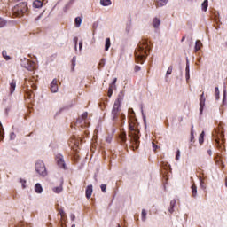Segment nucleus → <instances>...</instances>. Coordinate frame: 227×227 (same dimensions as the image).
<instances>
[{
	"label": "nucleus",
	"instance_id": "obj_32",
	"mask_svg": "<svg viewBox=\"0 0 227 227\" xmlns=\"http://www.w3.org/2000/svg\"><path fill=\"white\" fill-rule=\"evenodd\" d=\"M76 61H77V59H76L75 57H73V59H72V67H73L72 70H73V71H74V68H75V63H76Z\"/></svg>",
	"mask_w": 227,
	"mask_h": 227
},
{
	"label": "nucleus",
	"instance_id": "obj_24",
	"mask_svg": "<svg viewBox=\"0 0 227 227\" xmlns=\"http://www.w3.org/2000/svg\"><path fill=\"white\" fill-rule=\"evenodd\" d=\"M105 65H106V59H101L98 66V70H100V68H104Z\"/></svg>",
	"mask_w": 227,
	"mask_h": 227
},
{
	"label": "nucleus",
	"instance_id": "obj_14",
	"mask_svg": "<svg viewBox=\"0 0 227 227\" xmlns=\"http://www.w3.org/2000/svg\"><path fill=\"white\" fill-rule=\"evenodd\" d=\"M153 27H155V29L159 28V27L160 26V20L159 18H154L153 20Z\"/></svg>",
	"mask_w": 227,
	"mask_h": 227
},
{
	"label": "nucleus",
	"instance_id": "obj_55",
	"mask_svg": "<svg viewBox=\"0 0 227 227\" xmlns=\"http://www.w3.org/2000/svg\"><path fill=\"white\" fill-rule=\"evenodd\" d=\"M71 227H75V225H72Z\"/></svg>",
	"mask_w": 227,
	"mask_h": 227
},
{
	"label": "nucleus",
	"instance_id": "obj_22",
	"mask_svg": "<svg viewBox=\"0 0 227 227\" xmlns=\"http://www.w3.org/2000/svg\"><path fill=\"white\" fill-rule=\"evenodd\" d=\"M100 4L102 6H110L111 0H100Z\"/></svg>",
	"mask_w": 227,
	"mask_h": 227
},
{
	"label": "nucleus",
	"instance_id": "obj_16",
	"mask_svg": "<svg viewBox=\"0 0 227 227\" xmlns=\"http://www.w3.org/2000/svg\"><path fill=\"white\" fill-rule=\"evenodd\" d=\"M192 195L193 196V198H196V196H198V187L195 184L192 185Z\"/></svg>",
	"mask_w": 227,
	"mask_h": 227
},
{
	"label": "nucleus",
	"instance_id": "obj_21",
	"mask_svg": "<svg viewBox=\"0 0 227 227\" xmlns=\"http://www.w3.org/2000/svg\"><path fill=\"white\" fill-rule=\"evenodd\" d=\"M110 47H111V38H106V43H105V51H109Z\"/></svg>",
	"mask_w": 227,
	"mask_h": 227
},
{
	"label": "nucleus",
	"instance_id": "obj_47",
	"mask_svg": "<svg viewBox=\"0 0 227 227\" xmlns=\"http://www.w3.org/2000/svg\"><path fill=\"white\" fill-rule=\"evenodd\" d=\"M11 139H15V133H11Z\"/></svg>",
	"mask_w": 227,
	"mask_h": 227
},
{
	"label": "nucleus",
	"instance_id": "obj_7",
	"mask_svg": "<svg viewBox=\"0 0 227 227\" xmlns=\"http://www.w3.org/2000/svg\"><path fill=\"white\" fill-rule=\"evenodd\" d=\"M56 160H57V164H58V166H59V168H62V169H67V166L65 165V160L63 159V155L58 154L56 156Z\"/></svg>",
	"mask_w": 227,
	"mask_h": 227
},
{
	"label": "nucleus",
	"instance_id": "obj_17",
	"mask_svg": "<svg viewBox=\"0 0 227 227\" xmlns=\"http://www.w3.org/2000/svg\"><path fill=\"white\" fill-rule=\"evenodd\" d=\"M33 6L34 8H42V6H43V3L40 0H35L33 3Z\"/></svg>",
	"mask_w": 227,
	"mask_h": 227
},
{
	"label": "nucleus",
	"instance_id": "obj_40",
	"mask_svg": "<svg viewBox=\"0 0 227 227\" xmlns=\"http://www.w3.org/2000/svg\"><path fill=\"white\" fill-rule=\"evenodd\" d=\"M34 69H35V63L30 62V68H28V70H34Z\"/></svg>",
	"mask_w": 227,
	"mask_h": 227
},
{
	"label": "nucleus",
	"instance_id": "obj_18",
	"mask_svg": "<svg viewBox=\"0 0 227 227\" xmlns=\"http://www.w3.org/2000/svg\"><path fill=\"white\" fill-rule=\"evenodd\" d=\"M201 47H203V43H201V41H196L195 52H198V51H200L201 49Z\"/></svg>",
	"mask_w": 227,
	"mask_h": 227
},
{
	"label": "nucleus",
	"instance_id": "obj_13",
	"mask_svg": "<svg viewBox=\"0 0 227 227\" xmlns=\"http://www.w3.org/2000/svg\"><path fill=\"white\" fill-rule=\"evenodd\" d=\"M168 1L169 0H154V3H156L157 8H159L160 6H166Z\"/></svg>",
	"mask_w": 227,
	"mask_h": 227
},
{
	"label": "nucleus",
	"instance_id": "obj_39",
	"mask_svg": "<svg viewBox=\"0 0 227 227\" xmlns=\"http://www.w3.org/2000/svg\"><path fill=\"white\" fill-rule=\"evenodd\" d=\"M180 159V151L178 150L176 154V160H178Z\"/></svg>",
	"mask_w": 227,
	"mask_h": 227
},
{
	"label": "nucleus",
	"instance_id": "obj_11",
	"mask_svg": "<svg viewBox=\"0 0 227 227\" xmlns=\"http://www.w3.org/2000/svg\"><path fill=\"white\" fill-rule=\"evenodd\" d=\"M15 88H17V81L15 79H12L10 83L9 91L10 95H13L15 91Z\"/></svg>",
	"mask_w": 227,
	"mask_h": 227
},
{
	"label": "nucleus",
	"instance_id": "obj_34",
	"mask_svg": "<svg viewBox=\"0 0 227 227\" xmlns=\"http://www.w3.org/2000/svg\"><path fill=\"white\" fill-rule=\"evenodd\" d=\"M171 74H173V66H169L167 70V75H171Z\"/></svg>",
	"mask_w": 227,
	"mask_h": 227
},
{
	"label": "nucleus",
	"instance_id": "obj_6",
	"mask_svg": "<svg viewBox=\"0 0 227 227\" xmlns=\"http://www.w3.org/2000/svg\"><path fill=\"white\" fill-rule=\"evenodd\" d=\"M87 119H88V112H84L82 114V116L77 119L75 126L82 127V129H84V127H87V125H86Z\"/></svg>",
	"mask_w": 227,
	"mask_h": 227
},
{
	"label": "nucleus",
	"instance_id": "obj_26",
	"mask_svg": "<svg viewBox=\"0 0 227 227\" xmlns=\"http://www.w3.org/2000/svg\"><path fill=\"white\" fill-rule=\"evenodd\" d=\"M204 139H205V131H202L199 137L200 145H203Z\"/></svg>",
	"mask_w": 227,
	"mask_h": 227
},
{
	"label": "nucleus",
	"instance_id": "obj_27",
	"mask_svg": "<svg viewBox=\"0 0 227 227\" xmlns=\"http://www.w3.org/2000/svg\"><path fill=\"white\" fill-rule=\"evenodd\" d=\"M207 8H208V0H205L202 3V11L203 12H207Z\"/></svg>",
	"mask_w": 227,
	"mask_h": 227
},
{
	"label": "nucleus",
	"instance_id": "obj_4",
	"mask_svg": "<svg viewBox=\"0 0 227 227\" xmlns=\"http://www.w3.org/2000/svg\"><path fill=\"white\" fill-rule=\"evenodd\" d=\"M29 11V7H27V2H20L16 6L12 8V13L16 17H22Z\"/></svg>",
	"mask_w": 227,
	"mask_h": 227
},
{
	"label": "nucleus",
	"instance_id": "obj_31",
	"mask_svg": "<svg viewBox=\"0 0 227 227\" xmlns=\"http://www.w3.org/2000/svg\"><path fill=\"white\" fill-rule=\"evenodd\" d=\"M0 137L2 139L4 137V129H3V125L0 123Z\"/></svg>",
	"mask_w": 227,
	"mask_h": 227
},
{
	"label": "nucleus",
	"instance_id": "obj_29",
	"mask_svg": "<svg viewBox=\"0 0 227 227\" xmlns=\"http://www.w3.org/2000/svg\"><path fill=\"white\" fill-rule=\"evenodd\" d=\"M215 100H219V87L215 88Z\"/></svg>",
	"mask_w": 227,
	"mask_h": 227
},
{
	"label": "nucleus",
	"instance_id": "obj_3",
	"mask_svg": "<svg viewBox=\"0 0 227 227\" xmlns=\"http://www.w3.org/2000/svg\"><path fill=\"white\" fill-rule=\"evenodd\" d=\"M122 101H123V97L119 95L112 108L111 115L113 120H114V121H117L118 118H121V121L124 123L126 117H125V114L121 113Z\"/></svg>",
	"mask_w": 227,
	"mask_h": 227
},
{
	"label": "nucleus",
	"instance_id": "obj_19",
	"mask_svg": "<svg viewBox=\"0 0 227 227\" xmlns=\"http://www.w3.org/2000/svg\"><path fill=\"white\" fill-rule=\"evenodd\" d=\"M82 23V19L81 17H76L74 20V24L76 27H81V24Z\"/></svg>",
	"mask_w": 227,
	"mask_h": 227
},
{
	"label": "nucleus",
	"instance_id": "obj_10",
	"mask_svg": "<svg viewBox=\"0 0 227 227\" xmlns=\"http://www.w3.org/2000/svg\"><path fill=\"white\" fill-rule=\"evenodd\" d=\"M220 141H222V143H224V141H225V139H224V131H223V130L218 132L217 138L215 139L216 145H219Z\"/></svg>",
	"mask_w": 227,
	"mask_h": 227
},
{
	"label": "nucleus",
	"instance_id": "obj_41",
	"mask_svg": "<svg viewBox=\"0 0 227 227\" xmlns=\"http://www.w3.org/2000/svg\"><path fill=\"white\" fill-rule=\"evenodd\" d=\"M134 70H135V72H139V70H141V67H139V66H135Z\"/></svg>",
	"mask_w": 227,
	"mask_h": 227
},
{
	"label": "nucleus",
	"instance_id": "obj_37",
	"mask_svg": "<svg viewBox=\"0 0 227 227\" xmlns=\"http://www.w3.org/2000/svg\"><path fill=\"white\" fill-rule=\"evenodd\" d=\"M100 189L102 192H106V189H107V184H101Z\"/></svg>",
	"mask_w": 227,
	"mask_h": 227
},
{
	"label": "nucleus",
	"instance_id": "obj_30",
	"mask_svg": "<svg viewBox=\"0 0 227 227\" xmlns=\"http://www.w3.org/2000/svg\"><path fill=\"white\" fill-rule=\"evenodd\" d=\"M146 215H147L146 210L143 209L142 210V221L144 223H145V221H146Z\"/></svg>",
	"mask_w": 227,
	"mask_h": 227
},
{
	"label": "nucleus",
	"instance_id": "obj_25",
	"mask_svg": "<svg viewBox=\"0 0 227 227\" xmlns=\"http://www.w3.org/2000/svg\"><path fill=\"white\" fill-rule=\"evenodd\" d=\"M53 192H56V194H59L63 191V186H57L52 189Z\"/></svg>",
	"mask_w": 227,
	"mask_h": 227
},
{
	"label": "nucleus",
	"instance_id": "obj_8",
	"mask_svg": "<svg viewBox=\"0 0 227 227\" xmlns=\"http://www.w3.org/2000/svg\"><path fill=\"white\" fill-rule=\"evenodd\" d=\"M205 102H206L205 92H202V94L200 95V114H203V109L205 108Z\"/></svg>",
	"mask_w": 227,
	"mask_h": 227
},
{
	"label": "nucleus",
	"instance_id": "obj_54",
	"mask_svg": "<svg viewBox=\"0 0 227 227\" xmlns=\"http://www.w3.org/2000/svg\"><path fill=\"white\" fill-rule=\"evenodd\" d=\"M118 227H121L120 224H118Z\"/></svg>",
	"mask_w": 227,
	"mask_h": 227
},
{
	"label": "nucleus",
	"instance_id": "obj_49",
	"mask_svg": "<svg viewBox=\"0 0 227 227\" xmlns=\"http://www.w3.org/2000/svg\"><path fill=\"white\" fill-rule=\"evenodd\" d=\"M207 153H208V155H212V150L209 149V150L207 151Z\"/></svg>",
	"mask_w": 227,
	"mask_h": 227
},
{
	"label": "nucleus",
	"instance_id": "obj_28",
	"mask_svg": "<svg viewBox=\"0 0 227 227\" xmlns=\"http://www.w3.org/2000/svg\"><path fill=\"white\" fill-rule=\"evenodd\" d=\"M120 137H121V141H122V143H125V142L127 141V133L122 132V133L120 135Z\"/></svg>",
	"mask_w": 227,
	"mask_h": 227
},
{
	"label": "nucleus",
	"instance_id": "obj_50",
	"mask_svg": "<svg viewBox=\"0 0 227 227\" xmlns=\"http://www.w3.org/2000/svg\"><path fill=\"white\" fill-rule=\"evenodd\" d=\"M186 74H189V67L186 66Z\"/></svg>",
	"mask_w": 227,
	"mask_h": 227
},
{
	"label": "nucleus",
	"instance_id": "obj_2",
	"mask_svg": "<svg viewBox=\"0 0 227 227\" xmlns=\"http://www.w3.org/2000/svg\"><path fill=\"white\" fill-rule=\"evenodd\" d=\"M148 51H150L148 41L142 40L135 50V58L137 63H145L146 56H148Z\"/></svg>",
	"mask_w": 227,
	"mask_h": 227
},
{
	"label": "nucleus",
	"instance_id": "obj_42",
	"mask_svg": "<svg viewBox=\"0 0 227 227\" xmlns=\"http://www.w3.org/2000/svg\"><path fill=\"white\" fill-rule=\"evenodd\" d=\"M157 148H158L157 145H155V143L153 142V150L155 152Z\"/></svg>",
	"mask_w": 227,
	"mask_h": 227
},
{
	"label": "nucleus",
	"instance_id": "obj_5",
	"mask_svg": "<svg viewBox=\"0 0 227 227\" xmlns=\"http://www.w3.org/2000/svg\"><path fill=\"white\" fill-rule=\"evenodd\" d=\"M35 171L41 175V176H47V168H45V163L42 160H38L35 163Z\"/></svg>",
	"mask_w": 227,
	"mask_h": 227
},
{
	"label": "nucleus",
	"instance_id": "obj_44",
	"mask_svg": "<svg viewBox=\"0 0 227 227\" xmlns=\"http://www.w3.org/2000/svg\"><path fill=\"white\" fill-rule=\"evenodd\" d=\"M225 100H226V91L223 92V104H224Z\"/></svg>",
	"mask_w": 227,
	"mask_h": 227
},
{
	"label": "nucleus",
	"instance_id": "obj_43",
	"mask_svg": "<svg viewBox=\"0 0 227 227\" xmlns=\"http://www.w3.org/2000/svg\"><path fill=\"white\" fill-rule=\"evenodd\" d=\"M5 24L4 21H0V27H4Z\"/></svg>",
	"mask_w": 227,
	"mask_h": 227
},
{
	"label": "nucleus",
	"instance_id": "obj_53",
	"mask_svg": "<svg viewBox=\"0 0 227 227\" xmlns=\"http://www.w3.org/2000/svg\"><path fill=\"white\" fill-rule=\"evenodd\" d=\"M106 141H107L108 143H111V140H110V139H106Z\"/></svg>",
	"mask_w": 227,
	"mask_h": 227
},
{
	"label": "nucleus",
	"instance_id": "obj_9",
	"mask_svg": "<svg viewBox=\"0 0 227 227\" xmlns=\"http://www.w3.org/2000/svg\"><path fill=\"white\" fill-rule=\"evenodd\" d=\"M50 90L51 93H58V80L53 79V81L51 83Z\"/></svg>",
	"mask_w": 227,
	"mask_h": 227
},
{
	"label": "nucleus",
	"instance_id": "obj_46",
	"mask_svg": "<svg viewBox=\"0 0 227 227\" xmlns=\"http://www.w3.org/2000/svg\"><path fill=\"white\" fill-rule=\"evenodd\" d=\"M59 214H60L61 217H65V212L63 210H60Z\"/></svg>",
	"mask_w": 227,
	"mask_h": 227
},
{
	"label": "nucleus",
	"instance_id": "obj_52",
	"mask_svg": "<svg viewBox=\"0 0 227 227\" xmlns=\"http://www.w3.org/2000/svg\"><path fill=\"white\" fill-rule=\"evenodd\" d=\"M116 81H117V79L114 78V80L113 81V84H116Z\"/></svg>",
	"mask_w": 227,
	"mask_h": 227
},
{
	"label": "nucleus",
	"instance_id": "obj_12",
	"mask_svg": "<svg viewBox=\"0 0 227 227\" xmlns=\"http://www.w3.org/2000/svg\"><path fill=\"white\" fill-rule=\"evenodd\" d=\"M91 194H93V185L90 184L87 186L85 191V196L87 200H90V198H91Z\"/></svg>",
	"mask_w": 227,
	"mask_h": 227
},
{
	"label": "nucleus",
	"instance_id": "obj_45",
	"mask_svg": "<svg viewBox=\"0 0 227 227\" xmlns=\"http://www.w3.org/2000/svg\"><path fill=\"white\" fill-rule=\"evenodd\" d=\"M200 186L202 187V189H205V182L200 181Z\"/></svg>",
	"mask_w": 227,
	"mask_h": 227
},
{
	"label": "nucleus",
	"instance_id": "obj_1",
	"mask_svg": "<svg viewBox=\"0 0 227 227\" xmlns=\"http://www.w3.org/2000/svg\"><path fill=\"white\" fill-rule=\"evenodd\" d=\"M129 137L130 138V143L133 146V148H139V124L136 122V121H129Z\"/></svg>",
	"mask_w": 227,
	"mask_h": 227
},
{
	"label": "nucleus",
	"instance_id": "obj_51",
	"mask_svg": "<svg viewBox=\"0 0 227 227\" xmlns=\"http://www.w3.org/2000/svg\"><path fill=\"white\" fill-rule=\"evenodd\" d=\"M185 41V36H183L181 39V42H184Z\"/></svg>",
	"mask_w": 227,
	"mask_h": 227
},
{
	"label": "nucleus",
	"instance_id": "obj_38",
	"mask_svg": "<svg viewBox=\"0 0 227 227\" xmlns=\"http://www.w3.org/2000/svg\"><path fill=\"white\" fill-rule=\"evenodd\" d=\"M18 227H27V223H24V222H20L19 224H18Z\"/></svg>",
	"mask_w": 227,
	"mask_h": 227
},
{
	"label": "nucleus",
	"instance_id": "obj_35",
	"mask_svg": "<svg viewBox=\"0 0 227 227\" xmlns=\"http://www.w3.org/2000/svg\"><path fill=\"white\" fill-rule=\"evenodd\" d=\"M107 95L109 98L113 97V87L112 86L109 87Z\"/></svg>",
	"mask_w": 227,
	"mask_h": 227
},
{
	"label": "nucleus",
	"instance_id": "obj_20",
	"mask_svg": "<svg viewBox=\"0 0 227 227\" xmlns=\"http://www.w3.org/2000/svg\"><path fill=\"white\" fill-rule=\"evenodd\" d=\"M35 192H37L38 194H41L42 191H43V189L42 188V184H36L35 186Z\"/></svg>",
	"mask_w": 227,
	"mask_h": 227
},
{
	"label": "nucleus",
	"instance_id": "obj_15",
	"mask_svg": "<svg viewBox=\"0 0 227 227\" xmlns=\"http://www.w3.org/2000/svg\"><path fill=\"white\" fill-rule=\"evenodd\" d=\"M175 205H176V200H172L170 201V206H169V208H168V211H169L170 214H173L175 212V209H173V208H175Z\"/></svg>",
	"mask_w": 227,
	"mask_h": 227
},
{
	"label": "nucleus",
	"instance_id": "obj_36",
	"mask_svg": "<svg viewBox=\"0 0 227 227\" xmlns=\"http://www.w3.org/2000/svg\"><path fill=\"white\" fill-rule=\"evenodd\" d=\"M20 184H22L23 189H26V180L20 178Z\"/></svg>",
	"mask_w": 227,
	"mask_h": 227
},
{
	"label": "nucleus",
	"instance_id": "obj_33",
	"mask_svg": "<svg viewBox=\"0 0 227 227\" xmlns=\"http://www.w3.org/2000/svg\"><path fill=\"white\" fill-rule=\"evenodd\" d=\"M191 141H194V126L192 125Z\"/></svg>",
	"mask_w": 227,
	"mask_h": 227
},
{
	"label": "nucleus",
	"instance_id": "obj_23",
	"mask_svg": "<svg viewBox=\"0 0 227 227\" xmlns=\"http://www.w3.org/2000/svg\"><path fill=\"white\" fill-rule=\"evenodd\" d=\"M2 56L4 58V59H6V61H10V59H12V58L8 56V52L6 51H2Z\"/></svg>",
	"mask_w": 227,
	"mask_h": 227
},
{
	"label": "nucleus",
	"instance_id": "obj_48",
	"mask_svg": "<svg viewBox=\"0 0 227 227\" xmlns=\"http://www.w3.org/2000/svg\"><path fill=\"white\" fill-rule=\"evenodd\" d=\"M79 47H80V49H82V42L79 43Z\"/></svg>",
	"mask_w": 227,
	"mask_h": 227
}]
</instances>
